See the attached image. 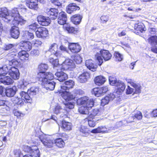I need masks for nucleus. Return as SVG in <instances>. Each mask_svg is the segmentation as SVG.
<instances>
[{"label": "nucleus", "instance_id": "nucleus-63", "mask_svg": "<svg viewBox=\"0 0 157 157\" xmlns=\"http://www.w3.org/2000/svg\"><path fill=\"white\" fill-rule=\"evenodd\" d=\"M149 31L151 34H154L157 32V29L155 28H150L149 29Z\"/></svg>", "mask_w": 157, "mask_h": 157}, {"label": "nucleus", "instance_id": "nucleus-19", "mask_svg": "<svg viewBox=\"0 0 157 157\" xmlns=\"http://www.w3.org/2000/svg\"><path fill=\"white\" fill-rule=\"evenodd\" d=\"M67 20L66 14L65 12H61L59 13L58 18V22L59 24L63 25L65 24H67L66 23Z\"/></svg>", "mask_w": 157, "mask_h": 157}, {"label": "nucleus", "instance_id": "nucleus-11", "mask_svg": "<svg viewBox=\"0 0 157 157\" xmlns=\"http://www.w3.org/2000/svg\"><path fill=\"white\" fill-rule=\"evenodd\" d=\"M9 74L14 79L17 80L19 78V73L18 69L14 67L9 66Z\"/></svg>", "mask_w": 157, "mask_h": 157}, {"label": "nucleus", "instance_id": "nucleus-43", "mask_svg": "<svg viewBox=\"0 0 157 157\" xmlns=\"http://www.w3.org/2000/svg\"><path fill=\"white\" fill-rule=\"evenodd\" d=\"M9 66L5 65L2 67H0V76L5 75L9 72Z\"/></svg>", "mask_w": 157, "mask_h": 157}, {"label": "nucleus", "instance_id": "nucleus-62", "mask_svg": "<svg viewBox=\"0 0 157 157\" xmlns=\"http://www.w3.org/2000/svg\"><path fill=\"white\" fill-rule=\"evenodd\" d=\"M62 110V109L61 108L60 106H57L55 108L54 112L55 113L58 114L59 113L60 111Z\"/></svg>", "mask_w": 157, "mask_h": 157}, {"label": "nucleus", "instance_id": "nucleus-51", "mask_svg": "<svg viewBox=\"0 0 157 157\" xmlns=\"http://www.w3.org/2000/svg\"><path fill=\"white\" fill-rule=\"evenodd\" d=\"M32 44L34 47H38L41 45L42 42L39 39H34L32 41Z\"/></svg>", "mask_w": 157, "mask_h": 157}, {"label": "nucleus", "instance_id": "nucleus-37", "mask_svg": "<svg viewBox=\"0 0 157 157\" xmlns=\"http://www.w3.org/2000/svg\"><path fill=\"white\" fill-rule=\"evenodd\" d=\"M42 115L43 116L44 115H47L48 116V118L45 119H43L42 120V121L45 122L46 121L50 119H52L55 121H56V117L54 115H52L51 116H50V114L47 111H44L42 112Z\"/></svg>", "mask_w": 157, "mask_h": 157}, {"label": "nucleus", "instance_id": "nucleus-17", "mask_svg": "<svg viewBox=\"0 0 157 157\" xmlns=\"http://www.w3.org/2000/svg\"><path fill=\"white\" fill-rule=\"evenodd\" d=\"M32 43L28 41H22L19 44L20 48L25 49V51H30L32 48Z\"/></svg>", "mask_w": 157, "mask_h": 157}, {"label": "nucleus", "instance_id": "nucleus-15", "mask_svg": "<svg viewBox=\"0 0 157 157\" xmlns=\"http://www.w3.org/2000/svg\"><path fill=\"white\" fill-rule=\"evenodd\" d=\"M50 18L42 15H39L37 17V21L39 24L43 26H47L51 22Z\"/></svg>", "mask_w": 157, "mask_h": 157}, {"label": "nucleus", "instance_id": "nucleus-29", "mask_svg": "<svg viewBox=\"0 0 157 157\" xmlns=\"http://www.w3.org/2000/svg\"><path fill=\"white\" fill-rule=\"evenodd\" d=\"M106 80L105 78L102 76L96 77L94 80L95 84L97 85L100 86L103 84Z\"/></svg>", "mask_w": 157, "mask_h": 157}, {"label": "nucleus", "instance_id": "nucleus-48", "mask_svg": "<svg viewBox=\"0 0 157 157\" xmlns=\"http://www.w3.org/2000/svg\"><path fill=\"white\" fill-rule=\"evenodd\" d=\"M79 131L82 134V135L84 136H86L89 135L88 129L85 126H81Z\"/></svg>", "mask_w": 157, "mask_h": 157}, {"label": "nucleus", "instance_id": "nucleus-20", "mask_svg": "<svg viewBox=\"0 0 157 157\" xmlns=\"http://www.w3.org/2000/svg\"><path fill=\"white\" fill-rule=\"evenodd\" d=\"M56 78L60 82H63L68 78V76L65 73L62 71H57L55 74Z\"/></svg>", "mask_w": 157, "mask_h": 157}, {"label": "nucleus", "instance_id": "nucleus-22", "mask_svg": "<svg viewBox=\"0 0 157 157\" xmlns=\"http://www.w3.org/2000/svg\"><path fill=\"white\" fill-rule=\"evenodd\" d=\"M116 86H117V88L116 92L118 95L121 94L124 91L125 88L124 83L121 81L117 82Z\"/></svg>", "mask_w": 157, "mask_h": 157}, {"label": "nucleus", "instance_id": "nucleus-24", "mask_svg": "<svg viewBox=\"0 0 157 157\" xmlns=\"http://www.w3.org/2000/svg\"><path fill=\"white\" fill-rule=\"evenodd\" d=\"M86 66L90 70L94 71L97 67V66L93 63V61L91 59H89L86 61Z\"/></svg>", "mask_w": 157, "mask_h": 157}, {"label": "nucleus", "instance_id": "nucleus-13", "mask_svg": "<svg viewBox=\"0 0 157 157\" xmlns=\"http://www.w3.org/2000/svg\"><path fill=\"white\" fill-rule=\"evenodd\" d=\"M58 46L56 43H53L50 46L49 51L57 57H60L62 55L61 52L58 51Z\"/></svg>", "mask_w": 157, "mask_h": 157}, {"label": "nucleus", "instance_id": "nucleus-35", "mask_svg": "<svg viewBox=\"0 0 157 157\" xmlns=\"http://www.w3.org/2000/svg\"><path fill=\"white\" fill-rule=\"evenodd\" d=\"M29 78L27 77L26 79L24 80L23 81L19 82L18 86L19 88L24 89L29 84H31L29 81Z\"/></svg>", "mask_w": 157, "mask_h": 157}, {"label": "nucleus", "instance_id": "nucleus-5", "mask_svg": "<svg viewBox=\"0 0 157 157\" xmlns=\"http://www.w3.org/2000/svg\"><path fill=\"white\" fill-rule=\"evenodd\" d=\"M125 79L128 83H129L134 88V89L130 87L129 86H128L126 91L127 94H131L134 90V93L135 94H139L141 92V86L140 84H136L133 79L127 78H126Z\"/></svg>", "mask_w": 157, "mask_h": 157}, {"label": "nucleus", "instance_id": "nucleus-26", "mask_svg": "<svg viewBox=\"0 0 157 157\" xmlns=\"http://www.w3.org/2000/svg\"><path fill=\"white\" fill-rule=\"evenodd\" d=\"M90 75L88 72H84L79 75L78 81L80 83H84L87 81L90 78Z\"/></svg>", "mask_w": 157, "mask_h": 157}, {"label": "nucleus", "instance_id": "nucleus-39", "mask_svg": "<svg viewBox=\"0 0 157 157\" xmlns=\"http://www.w3.org/2000/svg\"><path fill=\"white\" fill-rule=\"evenodd\" d=\"M142 116L141 113L140 111H138L135 114L134 116H132L129 117V119L131 120L128 121V122L130 123L133 121L134 118H136L138 120H140L142 119Z\"/></svg>", "mask_w": 157, "mask_h": 157}, {"label": "nucleus", "instance_id": "nucleus-18", "mask_svg": "<svg viewBox=\"0 0 157 157\" xmlns=\"http://www.w3.org/2000/svg\"><path fill=\"white\" fill-rule=\"evenodd\" d=\"M38 0H26V6L30 9L37 10Z\"/></svg>", "mask_w": 157, "mask_h": 157}, {"label": "nucleus", "instance_id": "nucleus-14", "mask_svg": "<svg viewBox=\"0 0 157 157\" xmlns=\"http://www.w3.org/2000/svg\"><path fill=\"white\" fill-rule=\"evenodd\" d=\"M42 86L47 90H52L55 88L56 82L52 80L43 81L41 82Z\"/></svg>", "mask_w": 157, "mask_h": 157}, {"label": "nucleus", "instance_id": "nucleus-6", "mask_svg": "<svg viewBox=\"0 0 157 157\" xmlns=\"http://www.w3.org/2000/svg\"><path fill=\"white\" fill-rule=\"evenodd\" d=\"M78 105H83V106L87 107L88 108H91L93 106L94 101L93 99L89 98L88 97L85 96L81 97L77 101Z\"/></svg>", "mask_w": 157, "mask_h": 157}, {"label": "nucleus", "instance_id": "nucleus-10", "mask_svg": "<svg viewBox=\"0 0 157 157\" xmlns=\"http://www.w3.org/2000/svg\"><path fill=\"white\" fill-rule=\"evenodd\" d=\"M39 139L45 146L48 147H52L54 143L52 140L50 139L45 135L40 136L39 137Z\"/></svg>", "mask_w": 157, "mask_h": 157}, {"label": "nucleus", "instance_id": "nucleus-47", "mask_svg": "<svg viewBox=\"0 0 157 157\" xmlns=\"http://www.w3.org/2000/svg\"><path fill=\"white\" fill-rule=\"evenodd\" d=\"M101 90L100 88H95L93 89L92 91V94H94L95 96L98 97L101 95H103Z\"/></svg>", "mask_w": 157, "mask_h": 157}, {"label": "nucleus", "instance_id": "nucleus-59", "mask_svg": "<svg viewBox=\"0 0 157 157\" xmlns=\"http://www.w3.org/2000/svg\"><path fill=\"white\" fill-rule=\"evenodd\" d=\"M23 149L25 151L30 154L32 151V147H30L28 146L25 145L23 147Z\"/></svg>", "mask_w": 157, "mask_h": 157}, {"label": "nucleus", "instance_id": "nucleus-46", "mask_svg": "<svg viewBox=\"0 0 157 157\" xmlns=\"http://www.w3.org/2000/svg\"><path fill=\"white\" fill-rule=\"evenodd\" d=\"M54 142L56 146L59 147H63L65 144L64 142L61 138L57 139L55 140Z\"/></svg>", "mask_w": 157, "mask_h": 157}, {"label": "nucleus", "instance_id": "nucleus-23", "mask_svg": "<svg viewBox=\"0 0 157 157\" xmlns=\"http://www.w3.org/2000/svg\"><path fill=\"white\" fill-rule=\"evenodd\" d=\"M110 130L109 129L107 128L105 126H101L92 130L91 132L94 133H108L109 132Z\"/></svg>", "mask_w": 157, "mask_h": 157}, {"label": "nucleus", "instance_id": "nucleus-28", "mask_svg": "<svg viewBox=\"0 0 157 157\" xmlns=\"http://www.w3.org/2000/svg\"><path fill=\"white\" fill-rule=\"evenodd\" d=\"M17 91V88L15 86L12 87L7 88L6 90V94L8 97H12L14 96Z\"/></svg>", "mask_w": 157, "mask_h": 157}, {"label": "nucleus", "instance_id": "nucleus-16", "mask_svg": "<svg viewBox=\"0 0 157 157\" xmlns=\"http://www.w3.org/2000/svg\"><path fill=\"white\" fill-rule=\"evenodd\" d=\"M69 48L70 51L73 53H77L81 50V48L78 43H70L69 45Z\"/></svg>", "mask_w": 157, "mask_h": 157}, {"label": "nucleus", "instance_id": "nucleus-2", "mask_svg": "<svg viewBox=\"0 0 157 157\" xmlns=\"http://www.w3.org/2000/svg\"><path fill=\"white\" fill-rule=\"evenodd\" d=\"M74 82L72 80H69L65 82L63 86H61L60 89L58 90L59 93L66 102L65 103L66 107L69 109L74 108L75 103L73 101V96L72 94L67 92V90L73 87Z\"/></svg>", "mask_w": 157, "mask_h": 157}, {"label": "nucleus", "instance_id": "nucleus-50", "mask_svg": "<svg viewBox=\"0 0 157 157\" xmlns=\"http://www.w3.org/2000/svg\"><path fill=\"white\" fill-rule=\"evenodd\" d=\"M48 65L45 63H41L39 65L38 69L40 72H44L48 68Z\"/></svg>", "mask_w": 157, "mask_h": 157}, {"label": "nucleus", "instance_id": "nucleus-4", "mask_svg": "<svg viewBox=\"0 0 157 157\" xmlns=\"http://www.w3.org/2000/svg\"><path fill=\"white\" fill-rule=\"evenodd\" d=\"M38 90L37 87H33L28 90L27 93L22 91L20 94L22 98H25V100L27 102L31 103L32 102V98L37 94Z\"/></svg>", "mask_w": 157, "mask_h": 157}, {"label": "nucleus", "instance_id": "nucleus-45", "mask_svg": "<svg viewBox=\"0 0 157 157\" xmlns=\"http://www.w3.org/2000/svg\"><path fill=\"white\" fill-rule=\"evenodd\" d=\"M49 61L50 63H52L54 67H59L61 68V66H59L60 65L59 64V60L57 59H54L53 58H52L51 56H50L49 58Z\"/></svg>", "mask_w": 157, "mask_h": 157}, {"label": "nucleus", "instance_id": "nucleus-38", "mask_svg": "<svg viewBox=\"0 0 157 157\" xmlns=\"http://www.w3.org/2000/svg\"><path fill=\"white\" fill-rule=\"evenodd\" d=\"M89 117L90 118H95V117L96 116L99 115L100 114V113L99 109L98 108H96L94 109H92L90 111H89Z\"/></svg>", "mask_w": 157, "mask_h": 157}, {"label": "nucleus", "instance_id": "nucleus-27", "mask_svg": "<svg viewBox=\"0 0 157 157\" xmlns=\"http://www.w3.org/2000/svg\"><path fill=\"white\" fill-rule=\"evenodd\" d=\"M17 25H14L12 27L11 30V33L12 36L15 38L17 39L20 35L19 28L17 27Z\"/></svg>", "mask_w": 157, "mask_h": 157}, {"label": "nucleus", "instance_id": "nucleus-40", "mask_svg": "<svg viewBox=\"0 0 157 157\" xmlns=\"http://www.w3.org/2000/svg\"><path fill=\"white\" fill-rule=\"evenodd\" d=\"M98 119L96 118L88 117V124L89 126L91 127H94L96 125V122Z\"/></svg>", "mask_w": 157, "mask_h": 157}, {"label": "nucleus", "instance_id": "nucleus-1", "mask_svg": "<svg viewBox=\"0 0 157 157\" xmlns=\"http://www.w3.org/2000/svg\"><path fill=\"white\" fill-rule=\"evenodd\" d=\"M0 17L5 22L14 25H22L26 22V20L20 16L17 8L13 9L10 12H8L6 8H0Z\"/></svg>", "mask_w": 157, "mask_h": 157}, {"label": "nucleus", "instance_id": "nucleus-54", "mask_svg": "<svg viewBox=\"0 0 157 157\" xmlns=\"http://www.w3.org/2000/svg\"><path fill=\"white\" fill-rule=\"evenodd\" d=\"M63 27L69 33H73L74 31V28L72 27H71L67 24L63 25Z\"/></svg>", "mask_w": 157, "mask_h": 157}, {"label": "nucleus", "instance_id": "nucleus-58", "mask_svg": "<svg viewBox=\"0 0 157 157\" xmlns=\"http://www.w3.org/2000/svg\"><path fill=\"white\" fill-rule=\"evenodd\" d=\"M110 84L111 85H115L116 86L117 82V81L115 80V79L112 77H110L109 79Z\"/></svg>", "mask_w": 157, "mask_h": 157}, {"label": "nucleus", "instance_id": "nucleus-64", "mask_svg": "<svg viewBox=\"0 0 157 157\" xmlns=\"http://www.w3.org/2000/svg\"><path fill=\"white\" fill-rule=\"evenodd\" d=\"M13 113L15 116H16L17 117L21 116V115H22V114L21 112L16 110H13Z\"/></svg>", "mask_w": 157, "mask_h": 157}, {"label": "nucleus", "instance_id": "nucleus-8", "mask_svg": "<svg viewBox=\"0 0 157 157\" xmlns=\"http://www.w3.org/2000/svg\"><path fill=\"white\" fill-rule=\"evenodd\" d=\"M59 66H61V69L62 70H71L75 67V66L72 60L70 59H66Z\"/></svg>", "mask_w": 157, "mask_h": 157}, {"label": "nucleus", "instance_id": "nucleus-61", "mask_svg": "<svg viewBox=\"0 0 157 157\" xmlns=\"http://www.w3.org/2000/svg\"><path fill=\"white\" fill-rule=\"evenodd\" d=\"M15 45L13 44H9L6 45L5 46L4 49L5 50H8L11 49L13 48Z\"/></svg>", "mask_w": 157, "mask_h": 157}, {"label": "nucleus", "instance_id": "nucleus-55", "mask_svg": "<svg viewBox=\"0 0 157 157\" xmlns=\"http://www.w3.org/2000/svg\"><path fill=\"white\" fill-rule=\"evenodd\" d=\"M74 60L77 64H80L82 62V58L79 55H77L75 56Z\"/></svg>", "mask_w": 157, "mask_h": 157}, {"label": "nucleus", "instance_id": "nucleus-31", "mask_svg": "<svg viewBox=\"0 0 157 157\" xmlns=\"http://www.w3.org/2000/svg\"><path fill=\"white\" fill-rule=\"evenodd\" d=\"M29 55L25 51L23 50L18 53V60L20 59L21 60H28Z\"/></svg>", "mask_w": 157, "mask_h": 157}, {"label": "nucleus", "instance_id": "nucleus-53", "mask_svg": "<svg viewBox=\"0 0 157 157\" xmlns=\"http://www.w3.org/2000/svg\"><path fill=\"white\" fill-rule=\"evenodd\" d=\"M111 100V98H110L109 97H105L101 100V105L103 106L108 104L109 101Z\"/></svg>", "mask_w": 157, "mask_h": 157}, {"label": "nucleus", "instance_id": "nucleus-21", "mask_svg": "<svg viewBox=\"0 0 157 157\" xmlns=\"http://www.w3.org/2000/svg\"><path fill=\"white\" fill-rule=\"evenodd\" d=\"M58 13V10L55 8L48 9L46 10V13L47 14L50 16V18L53 20L56 19Z\"/></svg>", "mask_w": 157, "mask_h": 157}, {"label": "nucleus", "instance_id": "nucleus-57", "mask_svg": "<svg viewBox=\"0 0 157 157\" xmlns=\"http://www.w3.org/2000/svg\"><path fill=\"white\" fill-rule=\"evenodd\" d=\"M29 29L31 31H35L37 30L38 28L37 26V25L36 23H33L32 24L30 25L29 26Z\"/></svg>", "mask_w": 157, "mask_h": 157}, {"label": "nucleus", "instance_id": "nucleus-7", "mask_svg": "<svg viewBox=\"0 0 157 157\" xmlns=\"http://www.w3.org/2000/svg\"><path fill=\"white\" fill-rule=\"evenodd\" d=\"M39 81L42 82L43 81H48L52 80L54 77L52 73L50 72H39L37 76Z\"/></svg>", "mask_w": 157, "mask_h": 157}, {"label": "nucleus", "instance_id": "nucleus-56", "mask_svg": "<svg viewBox=\"0 0 157 157\" xmlns=\"http://www.w3.org/2000/svg\"><path fill=\"white\" fill-rule=\"evenodd\" d=\"M14 154L17 156L23 157L24 156L21 153V151L19 149H15L13 151Z\"/></svg>", "mask_w": 157, "mask_h": 157}, {"label": "nucleus", "instance_id": "nucleus-52", "mask_svg": "<svg viewBox=\"0 0 157 157\" xmlns=\"http://www.w3.org/2000/svg\"><path fill=\"white\" fill-rule=\"evenodd\" d=\"M114 56L116 60L120 61L123 59V55L118 52H115L114 53Z\"/></svg>", "mask_w": 157, "mask_h": 157}, {"label": "nucleus", "instance_id": "nucleus-60", "mask_svg": "<svg viewBox=\"0 0 157 157\" xmlns=\"http://www.w3.org/2000/svg\"><path fill=\"white\" fill-rule=\"evenodd\" d=\"M39 52L37 49L33 50L30 52L31 55L33 56H37L39 55Z\"/></svg>", "mask_w": 157, "mask_h": 157}, {"label": "nucleus", "instance_id": "nucleus-36", "mask_svg": "<svg viewBox=\"0 0 157 157\" xmlns=\"http://www.w3.org/2000/svg\"><path fill=\"white\" fill-rule=\"evenodd\" d=\"M62 128L65 131H70L71 129L72 124L70 122L63 121L62 122Z\"/></svg>", "mask_w": 157, "mask_h": 157}, {"label": "nucleus", "instance_id": "nucleus-12", "mask_svg": "<svg viewBox=\"0 0 157 157\" xmlns=\"http://www.w3.org/2000/svg\"><path fill=\"white\" fill-rule=\"evenodd\" d=\"M35 33L37 37L44 38L48 36V31L44 27H39L36 31Z\"/></svg>", "mask_w": 157, "mask_h": 157}, {"label": "nucleus", "instance_id": "nucleus-9", "mask_svg": "<svg viewBox=\"0 0 157 157\" xmlns=\"http://www.w3.org/2000/svg\"><path fill=\"white\" fill-rule=\"evenodd\" d=\"M10 66L16 65L18 63V53L16 52H11L7 55Z\"/></svg>", "mask_w": 157, "mask_h": 157}, {"label": "nucleus", "instance_id": "nucleus-32", "mask_svg": "<svg viewBox=\"0 0 157 157\" xmlns=\"http://www.w3.org/2000/svg\"><path fill=\"white\" fill-rule=\"evenodd\" d=\"M82 18V16L79 14H75L71 17L72 22L75 25L80 23Z\"/></svg>", "mask_w": 157, "mask_h": 157}, {"label": "nucleus", "instance_id": "nucleus-25", "mask_svg": "<svg viewBox=\"0 0 157 157\" xmlns=\"http://www.w3.org/2000/svg\"><path fill=\"white\" fill-rule=\"evenodd\" d=\"M80 8L76 5L75 3H71L67 7L66 10L67 12L69 14H71L73 11L78 10Z\"/></svg>", "mask_w": 157, "mask_h": 157}, {"label": "nucleus", "instance_id": "nucleus-34", "mask_svg": "<svg viewBox=\"0 0 157 157\" xmlns=\"http://www.w3.org/2000/svg\"><path fill=\"white\" fill-rule=\"evenodd\" d=\"M32 151L30 153L31 155L33 157H40V152L36 146H32Z\"/></svg>", "mask_w": 157, "mask_h": 157}, {"label": "nucleus", "instance_id": "nucleus-49", "mask_svg": "<svg viewBox=\"0 0 157 157\" xmlns=\"http://www.w3.org/2000/svg\"><path fill=\"white\" fill-rule=\"evenodd\" d=\"M24 36L25 39L28 40H32L34 37L33 33L28 31H25Z\"/></svg>", "mask_w": 157, "mask_h": 157}, {"label": "nucleus", "instance_id": "nucleus-41", "mask_svg": "<svg viewBox=\"0 0 157 157\" xmlns=\"http://www.w3.org/2000/svg\"><path fill=\"white\" fill-rule=\"evenodd\" d=\"M147 40L148 43L152 46L157 45V36H151Z\"/></svg>", "mask_w": 157, "mask_h": 157}, {"label": "nucleus", "instance_id": "nucleus-42", "mask_svg": "<svg viewBox=\"0 0 157 157\" xmlns=\"http://www.w3.org/2000/svg\"><path fill=\"white\" fill-rule=\"evenodd\" d=\"M144 24L142 23H139L138 24H135L134 26V29L137 31L142 32L144 30Z\"/></svg>", "mask_w": 157, "mask_h": 157}, {"label": "nucleus", "instance_id": "nucleus-30", "mask_svg": "<svg viewBox=\"0 0 157 157\" xmlns=\"http://www.w3.org/2000/svg\"><path fill=\"white\" fill-rule=\"evenodd\" d=\"M0 82L5 85H9L12 84L13 80L9 76H4L0 78Z\"/></svg>", "mask_w": 157, "mask_h": 157}, {"label": "nucleus", "instance_id": "nucleus-33", "mask_svg": "<svg viewBox=\"0 0 157 157\" xmlns=\"http://www.w3.org/2000/svg\"><path fill=\"white\" fill-rule=\"evenodd\" d=\"M21 98H18V97H14L11 99V101L12 102L15 104L18 105H22L24 104V101L26 102L25 98H22L21 96Z\"/></svg>", "mask_w": 157, "mask_h": 157}, {"label": "nucleus", "instance_id": "nucleus-44", "mask_svg": "<svg viewBox=\"0 0 157 157\" xmlns=\"http://www.w3.org/2000/svg\"><path fill=\"white\" fill-rule=\"evenodd\" d=\"M90 109L86 106H82L79 108L78 111L80 113L88 114L89 113Z\"/></svg>", "mask_w": 157, "mask_h": 157}, {"label": "nucleus", "instance_id": "nucleus-3", "mask_svg": "<svg viewBox=\"0 0 157 157\" xmlns=\"http://www.w3.org/2000/svg\"><path fill=\"white\" fill-rule=\"evenodd\" d=\"M112 57V55L108 50H99L95 55L94 59L98 64L100 66L103 63V59L105 61L109 60Z\"/></svg>", "mask_w": 157, "mask_h": 157}]
</instances>
